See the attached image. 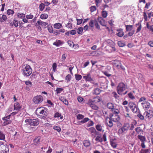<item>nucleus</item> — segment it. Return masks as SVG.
I'll return each mask as SVG.
<instances>
[{
    "instance_id": "obj_64",
    "label": "nucleus",
    "mask_w": 153,
    "mask_h": 153,
    "mask_svg": "<svg viewBox=\"0 0 153 153\" xmlns=\"http://www.w3.org/2000/svg\"><path fill=\"white\" fill-rule=\"evenodd\" d=\"M135 132L134 131H132L130 132V135L131 137L133 138L134 137Z\"/></svg>"
},
{
    "instance_id": "obj_57",
    "label": "nucleus",
    "mask_w": 153,
    "mask_h": 153,
    "mask_svg": "<svg viewBox=\"0 0 153 153\" xmlns=\"http://www.w3.org/2000/svg\"><path fill=\"white\" fill-rule=\"evenodd\" d=\"M65 27L69 29L72 28V23L69 22L67 24H65Z\"/></svg>"
},
{
    "instance_id": "obj_59",
    "label": "nucleus",
    "mask_w": 153,
    "mask_h": 153,
    "mask_svg": "<svg viewBox=\"0 0 153 153\" xmlns=\"http://www.w3.org/2000/svg\"><path fill=\"white\" fill-rule=\"evenodd\" d=\"M128 97L130 98L131 99H133L135 98V97L133 94L131 92H130L128 94Z\"/></svg>"
},
{
    "instance_id": "obj_40",
    "label": "nucleus",
    "mask_w": 153,
    "mask_h": 153,
    "mask_svg": "<svg viewBox=\"0 0 153 153\" xmlns=\"http://www.w3.org/2000/svg\"><path fill=\"white\" fill-rule=\"evenodd\" d=\"M53 128L59 133L60 132L61 130V128L59 126H54Z\"/></svg>"
},
{
    "instance_id": "obj_10",
    "label": "nucleus",
    "mask_w": 153,
    "mask_h": 153,
    "mask_svg": "<svg viewBox=\"0 0 153 153\" xmlns=\"http://www.w3.org/2000/svg\"><path fill=\"white\" fill-rule=\"evenodd\" d=\"M128 106L134 113L137 111L138 108L136 105L133 102H130L128 103Z\"/></svg>"
},
{
    "instance_id": "obj_55",
    "label": "nucleus",
    "mask_w": 153,
    "mask_h": 153,
    "mask_svg": "<svg viewBox=\"0 0 153 153\" xmlns=\"http://www.w3.org/2000/svg\"><path fill=\"white\" fill-rule=\"evenodd\" d=\"M75 77L76 80L78 81L79 80L82 78V76L79 74H75Z\"/></svg>"
},
{
    "instance_id": "obj_24",
    "label": "nucleus",
    "mask_w": 153,
    "mask_h": 153,
    "mask_svg": "<svg viewBox=\"0 0 153 153\" xmlns=\"http://www.w3.org/2000/svg\"><path fill=\"white\" fill-rule=\"evenodd\" d=\"M151 150L150 149H142L140 152V153H150Z\"/></svg>"
},
{
    "instance_id": "obj_35",
    "label": "nucleus",
    "mask_w": 153,
    "mask_h": 153,
    "mask_svg": "<svg viewBox=\"0 0 153 153\" xmlns=\"http://www.w3.org/2000/svg\"><path fill=\"white\" fill-rule=\"evenodd\" d=\"M99 135H98L96 137V141L101 143L103 141L102 138L101 137V134H99Z\"/></svg>"
},
{
    "instance_id": "obj_50",
    "label": "nucleus",
    "mask_w": 153,
    "mask_h": 153,
    "mask_svg": "<svg viewBox=\"0 0 153 153\" xmlns=\"http://www.w3.org/2000/svg\"><path fill=\"white\" fill-rule=\"evenodd\" d=\"M102 16L103 18H106L107 16L108 13L107 12L105 11H103L102 12Z\"/></svg>"
},
{
    "instance_id": "obj_38",
    "label": "nucleus",
    "mask_w": 153,
    "mask_h": 153,
    "mask_svg": "<svg viewBox=\"0 0 153 153\" xmlns=\"http://www.w3.org/2000/svg\"><path fill=\"white\" fill-rule=\"evenodd\" d=\"M137 116L141 120H144L145 118L144 115L140 113H139L137 114Z\"/></svg>"
},
{
    "instance_id": "obj_27",
    "label": "nucleus",
    "mask_w": 153,
    "mask_h": 153,
    "mask_svg": "<svg viewBox=\"0 0 153 153\" xmlns=\"http://www.w3.org/2000/svg\"><path fill=\"white\" fill-rule=\"evenodd\" d=\"M113 112L112 114H115L116 115H118V114L120 113L119 111L117 109L114 108L111 110Z\"/></svg>"
},
{
    "instance_id": "obj_32",
    "label": "nucleus",
    "mask_w": 153,
    "mask_h": 153,
    "mask_svg": "<svg viewBox=\"0 0 153 153\" xmlns=\"http://www.w3.org/2000/svg\"><path fill=\"white\" fill-rule=\"evenodd\" d=\"M37 23L39 25H41L42 26H46V25H48V23L46 22H43L41 20H38L37 22Z\"/></svg>"
},
{
    "instance_id": "obj_45",
    "label": "nucleus",
    "mask_w": 153,
    "mask_h": 153,
    "mask_svg": "<svg viewBox=\"0 0 153 153\" xmlns=\"http://www.w3.org/2000/svg\"><path fill=\"white\" fill-rule=\"evenodd\" d=\"M71 76L70 74H68L65 77V79L67 81V82H68L71 79Z\"/></svg>"
},
{
    "instance_id": "obj_36",
    "label": "nucleus",
    "mask_w": 153,
    "mask_h": 153,
    "mask_svg": "<svg viewBox=\"0 0 153 153\" xmlns=\"http://www.w3.org/2000/svg\"><path fill=\"white\" fill-rule=\"evenodd\" d=\"M17 16L18 18L21 19L24 18L25 16V14L21 13H18Z\"/></svg>"
},
{
    "instance_id": "obj_28",
    "label": "nucleus",
    "mask_w": 153,
    "mask_h": 153,
    "mask_svg": "<svg viewBox=\"0 0 153 153\" xmlns=\"http://www.w3.org/2000/svg\"><path fill=\"white\" fill-rule=\"evenodd\" d=\"M90 144V142L88 140H84L83 141V145L86 147L89 146Z\"/></svg>"
},
{
    "instance_id": "obj_15",
    "label": "nucleus",
    "mask_w": 153,
    "mask_h": 153,
    "mask_svg": "<svg viewBox=\"0 0 153 153\" xmlns=\"http://www.w3.org/2000/svg\"><path fill=\"white\" fill-rule=\"evenodd\" d=\"M141 105H142L143 108L146 110H148L149 108L150 105L149 102L146 101L144 102H142L141 103Z\"/></svg>"
},
{
    "instance_id": "obj_8",
    "label": "nucleus",
    "mask_w": 153,
    "mask_h": 153,
    "mask_svg": "<svg viewBox=\"0 0 153 153\" xmlns=\"http://www.w3.org/2000/svg\"><path fill=\"white\" fill-rule=\"evenodd\" d=\"M25 122L26 123H27L30 126H37L39 123V120L38 118L27 119L25 120Z\"/></svg>"
},
{
    "instance_id": "obj_41",
    "label": "nucleus",
    "mask_w": 153,
    "mask_h": 153,
    "mask_svg": "<svg viewBox=\"0 0 153 153\" xmlns=\"http://www.w3.org/2000/svg\"><path fill=\"white\" fill-rule=\"evenodd\" d=\"M89 130L91 132V133H94V137L96 136V130L95 128L93 127L90 128H89Z\"/></svg>"
},
{
    "instance_id": "obj_18",
    "label": "nucleus",
    "mask_w": 153,
    "mask_h": 153,
    "mask_svg": "<svg viewBox=\"0 0 153 153\" xmlns=\"http://www.w3.org/2000/svg\"><path fill=\"white\" fill-rule=\"evenodd\" d=\"M97 21L102 26H106L105 22L102 17H100L98 18Z\"/></svg>"
},
{
    "instance_id": "obj_58",
    "label": "nucleus",
    "mask_w": 153,
    "mask_h": 153,
    "mask_svg": "<svg viewBox=\"0 0 153 153\" xmlns=\"http://www.w3.org/2000/svg\"><path fill=\"white\" fill-rule=\"evenodd\" d=\"M76 117L78 120H80L84 118V116L81 114H78L77 115Z\"/></svg>"
},
{
    "instance_id": "obj_6",
    "label": "nucleus",
    "mask_w": 153,
    "mask_h": 153,
    "mask_svg": "<svg viewBox=\"0 0 153 153\" xmlns=\"http://www.w3.org/2000/svg\"><path fill=\"white\" fill-rule=\"evenodd\" d=\"M130 127L129 123H126L124 124L121 128H120L118 131L119 134H125L127 133Z\"/></svg>"
},
{
    "instance_id": "obj_7",
    "label": "nucleus",
    "mask_w": 153,
    "mask_h": 153,
    "mask_svg": "<svg viewBox=\"0 0 153 153\" xmlns=\"http://www.w3.org/2000/svg\"><path fill=\"white\" fill-rule=\"evenodd\" d=\"M9 151L8 146L4 142L0 141V153H7Z\"/></svg>"
},
{
    "instance_id": "obj_60",
    "label": "nucleus",
    "mask_w": 153,
    "mask_h": 153,
    "mask_svg": "<svg viewBox=\"0 0 153 153\" xmlns=\"http://www.w3.org/2000/svg\"><path fill=\"white\" fill-rule=\"evenodd\" d=\"M76 20L77 21V25H79L81 24L82 22L83 19H76Z\"/></svg>"
},
{
    "instance_id": "obj_21",
    "label": "nucleus",
    "mask_w": 153,
    "mask_h": 153,
    "mask_svg": "<svg viewBox=\"0 0 153 153\" xmlns=\"http://www.w3.org/2000/svg\"><path fill=\"white\" fill-rule=\"evenodd\" d=\"M136 26L137 27L138 26L136 30V33H137L140 31L142 28L141 21L139 22L137 24H136Z\"/></svg>"
},
{
    "instance_id": "obj_5",
    "label": "nucleus",
    "mask_w": 153,
    "mask_h": 153,
    "mask_svg": "<svg viewBox=\"0 0 153 153\" xmlns=\"http://www.w3.org/2000/svg\"><path fill=\"white\" fill-rule=\"evenodd\" d=\"M127 88V85L121 82L120 83L117 88V90L118 94L119 95H122V93Z\"/></svg>"
},
{
    "instance_id": "obj_37",
    "label": "nucleus",
    "mask_w": 153,
    "mask_h": 153,
    "mask_svg": "<svg viewBox=\"0 0 153 153\" xmlns=\"http://www.w3.org/2000/svg\"><path fill=\"white\" fill-rule=\"evenodd\" d=\"M48 14L46 13H43L41 15L40 18L42 19H46L48 17Z\"/></svg>"
},
{
    "instance_id": "obj_26",
    "label": "nucleus",
    "mask_w": 153,
    "mask_h": 153,
    "mask_svg": "<svg viewBox=\"0 0 153 153\" xmlns=\"http://www.w3.org/2000/svg\"><path fill=\"white\" fill-rule=\"evenodd\" d=\"M107 107L110 109H111V110L113 109L115 107L114 106V104L111 102H109L107 104Z\"/></svg>"
},
{
    "instance_id": "obj_19",
    "label": "nucleus",
    "mask_w": 153,
    "mask_h": 153,
    "mask_svg": "<svg viewBox=\"0 0 153 153\" xmlns=\"http://www.w3.org/2000/svg\"><path fill=\"white\" fill-rule=\"evenodd\" d=\"M116 140V139L115 138L111 139L110 140V144L114 148H116L117 145Z\"/></svg>"
},
{
    "instance_id": "obj_4",
    "label": "nucleus",
    "mask_w": 153,
    "mask_h": 153,
    "mask_svg": "<svg viewBox=\"0 0 153 153\" xmlns=\"http://www.w3.org/2000/svg\"><path fill=\"white\" fill-rule=\"evenodd\" d=\"M105 42L110 46H108L106 47V50L109 52L115 51L116 49L114 46V42L109 39H107Z\"/></svg>"
},
{
    "instance_id": "obj_33",
    "label": "nucleus",
    "mask_w": 153,
    "mask_h": 153,
    "mask_svg": "<svg viewBox=\"0 0 153 153\" xmlns=\"http://www.w3.org/2000/svg\"><path fill=\"white\" fill-rule=\"evenodd\" d=\"M7 18L6 16L5 15H2L1 17H0V22H3L4 21L5 22L7 20Z\"/></svg>"
},
{
    "instance_id": "obj_23",
    "label": "nucleus",
    "mask_w": 153,
    "mask_h": 153,
    "mask_svg": "<svg viewBox=\"0 0 153 153\" xmlns=\"http://www.w3.org/2000/svg\"><path fill=\"white\" fill-rule=\"evenodd\" d=\"M83 78L87 81H90L92 80L90 74H88L86 76H83Z\"/></svg>"
},
{
    "instance_id": "obj_11",
    "label": "nucleus",
    "mask_w": 153,
    "mask_h": 153,
    "mask_svg": "<svg viewBox=\"0 0 153 153\" xmlns=\"http://www.w3.org/2000/svg\"><path fill=\"white\" fill-rule=\"evenodd\" d=\"M145 119H149L153 117V111L149 110L145 111L143 113Z\"/></svg>"
},
{
    "instance_id": "obj_42",
    "label": "nucleus",
    "mask_w": 153,
    "mask_h": 153,
    "mask_svg": "<svg viewBox=\"0 0 153 153\" xmlns=\"http://www.w3.org/2000/svg\"><path fill=\"white\" fill-rule=\"evenodd\" d=\"M109 120L108 121V126L110 128L112 127L113 125L112 122L113 120H112L110 117H109Z\"/></svg>"
},
{
    "instance_id": "obj_1",
    "label": "nucleus",
    "mask_w": 153,
    "mask_h": 153,
    "mask_svg": "<svg viewBox=\"0 0 153 153\" xmlns=\"http://www.w3.org/2000/svg\"><path fill=\"white\" fill-rule=\"evenodd\" d=\"M47 110L44 107H39L36 110V114L39 118L44 119L47 115Z\"/></svg>"
},
{
    "instance_id": "obj_63",
    "label": "nucleus",
    "mask_w": 153,
    "mask_h": 153,
    "mask_svg": "<svg viewBox=\"0 0 153 153\" xmlns=\"http://www.w3.org/2000/svg\"><path fill=\"white\" fill-rule=\"evenodd\" d=\"M13 25L15 27H17L18 26V21L16 20H14L13 21Z\"/></svg>"
},
{
    "instance_id": "obj_12",
    "label": "nucleus",
    "mask_w": 153,
    "mask_h": 153,
    "mask_svg": "<svg viewBox=\"0 0 153 153\" xmlns=\"http://www.w3.org/2000/svg\"><path fill=\"white\" fill-rule=\"evenodd\" d=\"M109 117H110L111 119L114 122H117L118 121H119L120 119V117L118 115L110 114Z\"/></svg>"
},
{
    "instance_id": "obj_46",
    "label": "nucleus",
    "mask_w": 153,
    "mask_h": 153,
    "mask_svg": "<svg viewBox=\"0 0 153 153\" xmlns=\"http://www.w3.org/2000/svg\"><path fill=\"white\" fill-rule=\"evenodd\" d=\"M57 65L56 63H54L52 65V69L53 71L55 72L56 71V68L57 67Z\"/></svg>"
},
{
    "instance_id": "obj_34",
    "label": "nucleus",
    "mask_w": 153,
    "mask_h": 153,
    "mask_svg": "<svg viewBox=\"0 0 153 153\" xmlns=\"http://www.w3.org/2000/svg\"><path fill=\"white\" fill-rule=\"evenodd\" d=\"M135 130L138 134H140L143 132V130L140 127H137L135 129Z\"/></svg>"
},
{
    "instance_id": "obj_16",
    "label": "nucleus",
    "mask_w": 153,
    "mask_h": 153,
    "mask_svg": "<svg viewBox=\"0 0 153 153\" xmlns=\"http://www.w3.org/2000/svg\"><path fill=\"white\" fill-rule=\"evenodd\" d=\"M94 25H96V19L91 20L89 23V28L93 30Z\"/></svg>"
},
{
    "instance_id": "obj_3",
    "label": "nucleus",
    "mask_w": 153,
    "mask_h": 153,
    "mask_svg": "<svg viewBox=\"0 0 153 153\" xmlns=\"http://www.w3.org/2000/svg\"><path fill=\"white\" fill-rule=\"evenodd\" d=\"M96 68H97L99 70H101L102 72L107 76L109 77L111 76V74H109L108 71H107L104 70V69H107L108 70L111 69V68L110 66H107L106 67H105L102 65L98 64L96 65Z\"/></svg>"
},
{
    "instance_id": "obj_9",
    "label": "nucleus",
    "mask_w": 153,
    "mask_h": 153,
    "mask_svg": "<svg viewBox=\"0 0 153 153\" xmlns=\"http://www.w3.org/2000/svg\"><path fill=\"white\" fill-rule=\"evenodd\" d=\"M43 100V98L40 95L35 96L33 99V101L35 104H40L42 102Z\"/></svg>"
},
{
    "instance_id": "obj_17",
    "label": "nucleus",
    "mask_w": 153,
    "mask_h": 153,
    "mask_svg": "<svg viewBox=\"0 0 153 153\" xmlns=\"http://www.w3.org/2000/svg\"><path fill=\"white\" fill-rule=\"evenodd\" d=\"M21 108L20 103L18 102H16L14 105V110L19 111Z\"/></svg>"
},
{
    "instance_id": "obj_54",
    "label": "nucleus",
    "mask_w": 153,
    "mask_h": 153,
    "mask_svg": "<svg viewBox=\"0 0 153 153\" xmlns=\"http://www.w3.org/2000/svg\"><path fill=\"white\" fill-rule=\"evenodd\" d=\"M25 84L26 85H28L30 87H31L32 85V82L30 81H25Z\"/></svg>"
},
{
    "instance_id": "obj_2",
    "label": "nucleus",
    "mask_w": 153,
    "mask_h": 153,
    "mask_svg": "<svg viewBox=\"0 0 153 153\" xmlns=\"http://www.w3.org/2000/svg\"><path fill=\"white\" fill-rule=\"evenodd\" d=\"M22 67V74L24 76H29L31 74L32 70L30 65H24Z\"/></svg>"
},
{
    "instance_id": "obj_25",
    "label": "nucleus",
    "mask_w": 153,
    "mask_h": 153,
    "mask_svg": "<svg viewBox=\"0 0 153 153\" xmlns=\"http://www.w3.org/2000/svg\"><path fill=\"white\" fill-rule=\"evenodd\" d=\"M54 27L56 29H59L62 27V25L59 23H56L53 25Z\"/></svg>"
},
{
    "instance_id": "obj_29",
    "label": "nucleus",
    "mask_w": 153,
    "mask_h": 153,
    "mask_svg": "<svg viewBox=\"0 0 153 153\" xmlns=\"http://www.w3.org/2000/svg\"><path fill=\"white\" fill-rule=\"evenodd\" d=\"M5 135L2 131H0V140H5Z\"/></svg>"
},
{
    "instance_id": "obj_13",
    "label": "nucleus",
    "mask_w": 153,
    "mask_h": 153,
    "mask_svg": "<svg viewBox=\"0 0 153 153\" xmlns=\"http://www.w3.org/2000/svg\"><path fill=\"white\" fill-rule=\"evenodd\" d=\"M88 103L93 109H96V101L95 98L93 99L89 100Z\"/></svg>"
},
{
    "instance_id": "obj_39",
    "label": "nucleus",
    "mask_w": 153,
    "mask_h": 153,
    "mask_svg": "<svg viewBox=\"0 0 153 153\" xmlns=\"http://www.w3.org/2000/svg\"><path fill=\"white\" fill-rule=\"evenodd\" d=\"M64 90V89L62 88H57L55 90L56 91V94H58L61 93Z\"/></svg>"
},
{
    "instance_id": "obj_51",
    "label": "nucleus",
    "mask_w": 153,
    "mask_h": 153,
    "mask_svg": "<svg viewBox=\"0 0 153 153\" xmlns=\"http://www.w3.org/2000/svg\"><path fill=\"white\" fill-rule=\"evenodd\" d=\"M116 35L119 37H121L123 36L124 35V32L123 31L118 32V33H116Z\"/></svg>"
},
{
    "instance_id": "obj_49",
    "label": "nucleus",
    "mask_w": 153,
    "mask_h": 153,
    "mask_svg": "<svg viewBox=\"0 0 153 153\" xmlns=\"http://www.w3.org/2000/svg\"><path fill=\"white\" fill-rule=\"evenodd\" d=\"M7 13L9 15H13L14 13V11L12 10L8 9L7 10Z\"/></svg>"
},
{
    "instance_id": "obj_43",
    "label": "nucleus",
    "mask_w": 153,
    "mask_h": 153,
    "mask_svg": "<svg viewBox=\"0 0 153 153\" xmlns=\"http://www.w3.org/2000/svg\"><path fill=\"white\" fill-rule=\"evenodd\" d=\"M4 120V121L3 123V125L5 126L10 123L12 122V121L10 120Z\"/></svg>"
},
{
    "instance_id": "obj_44",
    "label": "nucleus",
    "mask_w": 153,
    "mask_h": 153,
    "mask_svg": "<svg viewBox=\"0 0 153 153\" xmlns=\"http://www.w3.org/2000/svg\"><path fill=\"white\" fill-rule=\"evenodd\" d=\"M146 27L150 31L153 32V25L149 26L148 22L146 23Z\"/></svg>"
},
{
    "instance_id": "obj_48",
    "label": "nucleus",
    "mask_w": 153,
    "mask_h": 153,
    "mask_svg": "<svg viewBox=\"0 0 153 153\" xmlns=\"http://www.w3.org/2000/svg\"><path fill=\"white\" fill-rule=\"evenodd\" d=\"M83 28L82 27H79L77 30V32L79 34H81L83 31Z\"/></svg>"
},
{
    "instance_id": "obj_30",
    "label": "nucleus",
    "mask_w": 153,
    "mask_h": 153,
    "mask_svg": "<svg viewBox=\"0 0 153 153\" xmlns=\"http://www.w3.org/2000/svg\"><path fill=\"white\" fill-rule=\"evenodd\" d=\"M126 31H131L133 29V26L132 25H126Z\"/></svg>"
},
{
    "instance_id": "obj_14",
    "label": "nucleus",
    "mask_w": 153,
    "mask_h": 153,
    "mask_svg": "<svg viewBox=\"0 0 153 153\" xmlns=\"http://www.w3.org/2000/svg\"><path fill=\"white\" fill-rule=\"evenodd\" d=\"M103 126L100 124L96 125V129L98 131V132L96 131V135L98 134L99 133L100 134L104 132V130L103 129Z\"/></svg>"
},
{
    "instance_id": "obj_31",
    "label": "nucleus",
    "mask_w": 153,
    "mask_h": 153,
    "mask_svg": "<svg viewBox=\"0 0 153 153\" xmlns=\"http://www.w3.org/2000/svg\"><path fill=\"white\" fill-rule=\"evenodd\" d=\"M137 137L138 139L142 142H145L146 140V138L145 137L140 135H138L137 136Z\"/></svg>"
},
{
    "instance_id": "obj_53",
    "label": "nucleus",
    "mask_w": 153,
    "mask_h": 153,
    "mask_svg": "<svg viewBox=\"0 0 153 153\" xmlns=\"http://www.w3.org/2000/svg\"><path fill=\"white\" fill-rule=\"evenodd\" d=\"M26 18L27 19H32L33 18V16L31 14L29 15H27L25 16Z\"/></svg>"
},
{
    "instance_id": "obj_56",
    "label": "nucleus",
    "mask_w": 153,
    "mask_h": 153,
    "mask_svg": "<svg viewBox=\"0 0 153 153\" xmlns=\"http://www.w3.org/2000/svg\"><path fill=\"white\" fill-rule=\"evenodd\" d=\"M48 30L50 33H52L53 32V29L51 26H48Z\"/></svg>"
},
{
    "instance_id": "obj_62",
    "label": "nucleus",
    "mask_w": 153,
    "mask_h": 153,
    "mask_svg": "<svg viewBox=\"0 0 153 153\" xmlns=\"http://www.w3.org/2000/svg\"><path fill=\"white\" fill-rule=\"evenodd\" d=\"M112 94L114 96V97L116 98V99H118L119 98V96H118L116 92H112Z\"/></svg>"
},
{
    "instance_id": "obj_22",
    "label": "nucleus",
    "mask_w": 153,
    "mask_h": 153,
    "mask_svg": "<svg viewBox=\"0 0 153 153\" xmlns=\"http://www.w3.org/2000/svg\"><path fill=\"white\" fill-rule=\"evenodd\" d=\"M40 137H38L34 139L33 142L35 145H37L40 143Z\"/></svg>"
},
{
    "instance_id": "obj_61",
    "label": "nucleus",
    "mask_w": 153,
    "mask_h": 153,
    "mask_svg": "<svg viewBox=\"0 0 153 153\" xmlns=\"http://www.w3.org/2000/svg\"><path fill=\"white\" fill-rule=\"evenodd\" d=\"M118 46L120 47H123L125 45V44L121 41H118L117 43Z\"/></svg>"
},
{
    "instance_id": "obj_52",
    "label": "nucleus",
    "mask_w": 153,
    "mask_h": 153,
    "mask_svg": "<svg viewBox=\"0 0 153 153\" xmlns=\"http://www.w3.org/2000/svg\"><path fill=\"white\" fill-rule=\"evenodd\" d=\"M117 63H116L114 64V66H115L117 68H120V67H121V64L120 62L119 61L117 62Z\"/></svg>"
},
{
    "instance_id": "obj_20",
    "label": "nucleus",
    "mask_w": 153,
    "mask_h": 153,
    "mask_svg": "<svg viewBox=\"0 0 153 153\" xmlns=\"http://www.w3.org/2000/svg\"><path fill=\"white\" fill-rule=\"evenodd\" d=\"M64 42L60 40H56L55 42L53 43V45L56 47H59Z\"/></svg>"
},
{
    "instance_id": "obj_47",
    "label": "nucleus",
    "mask_w": 153,
    "mask_h": 153,
    "mask_svg": "<svg viewBox=\"0 0 153 153\" xmlns=\"http://www.w3.org/2000/svg\"><path fill=\"white\" fill-rule=\"evenodd\" d=\"M45 7V5L43 3H41L40 4L39 6V10L41 11H42L44 9Z\"/></svg>"
}]
</instances>
